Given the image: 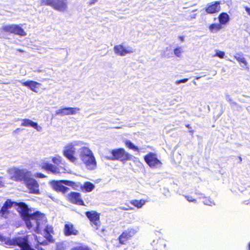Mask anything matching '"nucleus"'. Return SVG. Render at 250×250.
Instances as JSON below:
<instances>
[{
  "label": "nucleus",
  "instance_id": "nucleus-43",
  "mask_svg": "<svg viewBox=\"0 0 250 250\" xmlns=\"http://www.w3.org/2000/svg\"><path fill=\"white\" fill-rule=\"evenodd\" d=\"M249 250H250V243H249Z\"/></svg>",
  "mask_w": 250,
  "mask_h": 250
},
{
  "label": "nucleus",
  "instance_id": "nucleus-6",
  "mask_svg": "<svg viewBox=\"0 0 250 250\" xmlns=\"http://www.w3.org/2000/svg\"><path fill=\"white\" fill-rule=\"evenodd\" d=\"M50 184L54 190L57 192H61L62 193L67 192L69 188L67 187L64 186L62 184L72 187L76 186V183L74 182L65 180H53L51 182Z\"/></svg>",
  "mask_w": 250,
  "mask_h": 250
},
{
  "label": "nucleus",
  "instance_id": "nucleus-39",
  "mask_svg": "<svg viewBox=\"0 0 250 250\" xmlns=\"http://www.w3.org/2000/svg\"><path fill=\"white\" fill-rule=\"evenodd\" d=\"M179 39L181 41H183L184 40V37L183 36L179 37Z\"/></svg>",
  "mask_w": 250,
  "mask_h": 250
},
{
  "label": "nucleus",
  "instance_id": "nucleus-3",
  "mask_svg": "<svg viewBox=\"0 0 250 250\" xmlns=\"http://www.w3.org/2000/svg\"><path fill=\"white\" fill-rule=\"evenodd\" d=\"M41 6H49L54 10L64 12L68 9L67 0H40Z\"/></svg>",
  "mask_w": 250,
  "mask_h": 250
},
{
  "label": "nucleus",
  "instance_id": "nucleus-15",
  "mask_svg": "<svg viewBox=\"0 0 250 250\" xmlns=\"http://www.w3.org/2000/svg\"><path fill=\"white\" fill-rule=\"evenodd\" d=\"M114 51L115 53L120 56H124L127 54L133 52V50L131 47H125L122 44H119L114 46Z\"/></svg>",
  "mask_w": 250,
  "mask_h": 250
},
{
  "label": "nucleus",
  "instance_id": "nucleus-7",
  "mask_svg": "<svg viewBox=\"0 0 250 250\" xmlns=\"http://www.w3.org/2000/svg\"><path fill=\"white\" fill-rule=\"evenodd\" d=\"M85 214L90 221L91 226L95 229H100L101 226L100 213L95 210L87 211Z\"/></svg>",
  "mask_w": 250,
  "mask_h": 250
},
{
  "label": "nucleus",
  "instance_id": "nucleus-12",
  "mask_svg": "<svg viewBox=\"0 0 250 250\" xmlns=\"http://www.w3.org/2000/svg\"><path fill=\"white\" fill-rule=\"evenodd\" d=\"M25 184L27 188L29 190V192L31 193L39 194V185L37 181L29 177V178L25 182Z\"/></svg>",
  "mask_w": 250,
  "mask_h": 250
},
{
  "label": "nucleus",
  "instance_id": "nucleus-18",
  "mask_svg": "<svg viewBox=\"0 0 250 250\" xmlns=\"http://www.w3.org/2000/svg\"><path fill=\"white\" fill-rule=\"evenodd\" d=\"M23 86L28 87L30 90L35 92H37V89L41 85V84L34 81H27L21 82Z\"/></svg>",
  "mask_w": 250,
  "mask_h": 250
},
{
  "label": "nucleus",
  "instance_id": "nucleus-2",
  "mask_svg": "<svg viewBox=\"0 0 250 250\" xmlns=\"http://www.w3.org/2000/svg\"><path fill=\"white\" fill-rule=\"evenodd\" d=\"M79 157L87 169L93 170L97 167V162L92 151L87 147L80 149Z\"/></svg>",
  "mask_w": 250,
  "mask_h": 250
},
{
  "label": "nucleus",
  "instance_id": "nucleus-24",
  "mask_svg": "<svg viewBox=\"0 0 250 250\" xmlns=\"http://www.w3.org/2000/svg\"><path fill=\"white\" fill-rule=\"evenodd\" d=\"M131 205L136 207L138 208H141L144 206L146 203V201L144 199L140 200H132L130 201Z\"/></svg>",
  "mask_w": 250,
  "mask_h": 250
},
{
  "label": "nucleus",
  "instance_id": "nucleus-44",
  "mask_svg": "<svg viewBox=\"0 0 250 250\" xmlns=\"http://www.w3.org/2000/svg\"><path fill=\"white\" fill-rule=\"evenodd\" d=\"M239 160H240V161H242L241 157H239Z\"/></svg>",
  "mask_w": 250,
  "mask_h": 250
},
{
  "label": "nucleus",
  "instance_id": "nucleus-45",
  "mask_svg": "<svg viewBox=\"0 0 250 250\" xmlns=\"http://www.w3.org/2000/svg\"><path fill=\"white\" fill-rule=\"evenodd\" d=\"M18 51H19L20 52H22V51L21 49H18Z\"/></svg>",
  "mask_w": 250,
  "mask_h": 250
},
{
  "label": "nucleus",
  "instance_id": "nucleus-35",
  "mask_svg": "<svg viewBox=\"0 0 250 250\" xmlns=\"http://www.w3.org/2000/svg\"><path fill=\"white\" fill-rule=\"evenodd\" d=\"M36 177L38 178H42L46 177V176L41 173H37L36 174Z\"/></svg>",
  "mask_w": 250,
  "mask_h": 250
},
{
  "label": "nucleus",
  "instance_id": "nucleus-32",
  "mask_svg": "<svg viewBox=\"0 0 250 250\" xmlns=\"http://www.w3.org/2000/svg\"><path fill=\"white\" fill-rule=\"evenodd\" d=\"M185 197L189 202L195 203L196 202V200L193 198L191 196L185 195Z\"/></svg>",
  "mask_w": 250,
  "mask_h": 250
},
{
  "label": "nucleus",
  "instance_id": "nucleus-22",
  "mask_svg": "<svg viewBox=\"0 0 250 250\" xmlns=\"http://www.w3.org/2000/svg\"><path fill=\"white\" fill-rule=\"evenodd\" d=\"M222 28L223 26L219 23H211L209 24L208 27L209 32L212 33H217Z\"/></svg>",
  "mask_w": 250,
  "mask_h": 250
},
{
  "label": "nucleus",
  "instance_id": "nucleus-20",
  "mask_svg": "<svg viewBox=\"0 0 250 250\" xmlns=\"http://www.w3.org/2000/svg\"><path fill=\"white\" fill-rule=\"evenodd\" d=\"M13 34L20 36H24L26 35L24 29L18 24H13Z\"/></svg>",
  "mask_w": 250,
  "mask_h": 250
},
{
  "label": "nucleus",
  "instance_id": "nucleus-31",
  "mask_svg": "<svg viewBox=\"0 0 250 250\" xmlns=\"http://www.w3.org/2000/svg\"><path fill=\"white\" fill-rule=\"evenodd\" d=\"M174 54L177 56L180 57L182 53L181 47H177L174 50Z\"/></svg>",
  "mask_w": 250,
  "mask_h": 250
},
{
  "label": "nucleus",
  "instance_id": "nucleus-16",
  "mask_svg": "<svg viewBox=\"0 0 250 250\" xmlns=\"http://www.w3.org/2000/svg\"><path fill=\"white\" fill-rule=\"evenodd\" d=\"M80 110L78 107H64L58 110L56 114L62 116L73 115L78 112Z\"/></svg>",
  "mask_w": 250,
  "mask_h": 250
},
{
  "label": "nucleus",
  "instance_id": "nucleus-38",
  "mask_svg": "<svg viewBox=\"0 0 250 250\" xmlns=\"http://www.w3.org/2000/svg\"><path fill=\"white\" fill-rule=\"evenodd\" d=\"M186 126L188 128V129H191V126H190V125L189 124H187V125H186Z\"/></svg>",
  "mask_w": 250,
  "mask_h": 250
},
{
  "label": "nucleus",
  "instance_id": "nucleus-5",
  "mask_svg": "<svg viewBox=\"0 0 250 250\" xmlns=\"http://www.w3.org/2000/svg\"><path fill=\"white\" fill-rule=\"evenodd\" d=\"M137 230L133 228H128L126 230H124L119 236L118 240V243L114 245V247L119 248L122 245H125L127 242L131 240L136 234Z\"/></svg>",
  "mask_w": 250,
  "mask_h": 250
},
{
  "label": "nucleus",
  "instance_id": "nucleus-14",
  "mask_svg": "<svg viewBox=\"0 0 250 250\" xmlns=\"http://www.w3.org/2000/svg\"><path fill=\"white\" fill-rule=\"evenodd\" d=\"M63 233L65 236H76L79 234V231L75 228L73 224L68 222L64 225Z\"/></svg>",
  "mask_w": 250,
  "mask_h": 250
},
{
  "label": "nucleus",
  "instance_id": "nucleus-30",
  "mask_svg": "<svg viewBox=\"0 0 250 250\" xmlns=\"http://www.w3.org/2000/svg\"><path fill=\"white\" fill-rule=\"evenodd\" d=\"M214 56L218 57L220 59H223L225 56V53L222 51L217 50Z\"/></svg>",
  "mask_w": 250,
  "mask_h": 250
},
{
  "label": "nucleus",
  "instance_id": "nucleus-23",
  "mask_svg": "<svg viewBox=\"0 0 250 250\" xmlns=\"http://www.w3.org/2000/svg\"><path fill=\"white\" fill-rule=\"evenodd\" d=\"M81 188L83 191L90 192L94 189V185L90 182H86L81 186Z\"/></svg>",
  "mask_w": 250,
  "mask_h": 250
},
{
  "label": "nucleus",
  "instance_id": "nucleus-42",
  "mask_svg": "<svg viewBox=\"0 0 250 250\" xmlns=\"http://www.w3.org/2000/svg\"><path fill=\"white\" fill-rule=\"evenodd\" d=\"M247 110H249L250 109V106H248L247 107Z\"/></svg>",
  "mask_w": 250,
  "mask_h": 250
},
{
  "label": "nucleus",
  "instance_id": "nucleus-27",
  "mask_svg": "<svg viewBox=\"0 0 250 250\" xmlns=\"http://www.w3.org/2000/svg\"><path fill=\"white\" fill-rule=\"evenodd\" d=\"M234 58L240 63H243L245 65L247 64V62L242 54H238L234 56Z\"/></svg>",
  "mask_w": 250,
  "mask_h": 250
},
{
  "label": "nucleus",
  "instance_id": "nucleus-21",
  "mask_svg": "<svg viewBox=\"0 0 250 250\" xmlns=\"http://www.w3.org/2000/svg\"><path fill=\"white\" fill-rule=\"evenodd\" d=\"M219 23L223 25L226 24L229 21V15L225 12L220 13L218 16Z\"/></svg>",
  "mask_w": 250,
  "mask_h": 250
},
{
  "label": "nucleus",
  "instance_id": "nucleus-41",
  "mask_svg": "<svg viewBox=\"0 0 250 250\" xmlns=\"http://www.w3.org/2000/svg\"><path fill=\"white\" fill-rule=\"evenodd\" d=\"M36 248L38 249V250H44V249H43L42 248H41V249H39L37 247H36Z\"/></svg>",
  "mask_w": 250,
  "mask_h": 250
},
{
  "label": "nucleus",
  "instance_id": "nucleus-34",
  "mask_svg": "<svg viewBox=\"0 0 250 250\" xmlns=\"http://www.w3.org/2000/svg\"><path fill=\"white\" fill-rule=\"evenodd\" d=\"M188 78H184L183 79L176 81L175 83H176V84H180L181 83H185L187 82L188 81Z\"/></svg>",
  "mask_w": 250,
  "mask_h": 250
},
{
  "label": "nucleus",
  "instance_id": "nucleus-26",
  "mask_svg": "<svg viewBox=\"0 0 250 250\" xmlns=\"http://www.w3.org/2000/svg\"><path fill=\"white\" fill-rule=\"evenodd\" d=\"M1 31L9 34H13V24L6 25L1 28Z\"/></svg>",
  "mask_w": 250,
  "mask_h": 250
},
{
  "label": "nucleus",
  "instance_id": "nucleus-36",
  "mask_svg": "<svg viewBox=\"0 0 250 250\" xmlns=\"http://www.w3.org/2000/svg\"><path fill=\"white\" fill-rule=\"evenodd\" d=\"M244 8L247 14L250 16V8L248 6H245Z\"/></svg>",
  "mask_w": 250,
  "mask_h": 250
},
{
  "label": "nucleus",
  "instance_id": "nucleus-19",
  "mask_svg": "<svg viewBox=\"0 0 250 250\" xmlns=\"http://www.w3.org/2000/svg\"><path fill=\"white\" fill-rule=\"evenodd\" d=\"M21 125L25 127H32L36 129L37 131H40L42 127L38 125V123L33 122L32 120L28 119H23L22 120Z\"/></svg>",
  "mask_w": 250,
  "mask_h": 250
},
{
  "label": "nucleus",
  "instance_id": "nucleus-4",
  "mask_svg": "<svg viewBox=\"0 0 250 250\" xmlns=\"http://www.w3.org/2000/svg\"><path fill=\"white\" fill-rule=\"evenodd\" d=\"M111 154L109 159L111 160H118L123 163L131 160L133 156L125 151L124 148H115L110 151Z\"/></svg>",
  "mask_w": 250,
  "mask_h": 250
},
{
  "label": "nucleus",
  "instance_id": "nucleus-8",
  "mask_svg": "<svg viewBox=\"0 0 250 250\" xmlns=\"http://www.w3.org/2000/svg\"><path fill=\"white\" fill-rule=\"evenodd\" d=\"M144 160L147 165L152 168L161 167L162 162L159 160L155 153L150 152L144 156Z\"/></svg>",
  "mask_w": 250,
  "mask_h": 250
},
{
  "label": "nucleus",
  "instance_id": "nucleus-13",
  "mask_svg": "<svg viewBox=\"0 0 250 250\" xmlns=\"http://www.w3.org/2000/svg\"><path fill=\"white\" fill-rule=\"evenodd\" d=\"M29 176V172L22 169H17L14 171L13 177L15 181L25 182Z\"/></svg>",
  "mask_w": 250,
  "mask_h": 250
},
{
  "label": "nucleus",
  "instance_id": "nucleus-37",
  "mask_svg": "<svg viewBox=\"0 0 250 250\" xmlns=\"http://www.w3.org/2000/svg\"><path fill=\"white\" fill-rule=\"evenodd\" d=\"M97 1V0H91L90 3L91 4H93V3H94L95 2H96Z\"/></svg>",
  "mask_w": 250,
  "mask_h": 250
},
{
  "label": "nucleus",
  "instance_id": "nucleus-1",
  "mask_svg": "<svg viewBox=\"0 0 250 250\" xmlns=\"http://www.w3.org/2000/svg\"><path fill=\"white\" fill-rule=\"evenodd\" d=\"M13 206H18L20 208L21 210L19 211L22 219L25 222L28 229H31L33 226V223H35L36 229H39L40 223L45 220L44 214L39 211H36L32 214H29V209L27 205L24 202L18 203L12 201L10 199H7L4 203L2 207L9 210Z\"/></svg>",
  "mask_w": 250,
  "mask_h": 250
},
{
  "label": "nucleus",
  "instance_id": "nucleus-17",
  "mask_svg": "<svg viewBox=\"0 0 250 250\" xmlns=\"http://www.w3.org/2000/svg\"><path fill=\"white\" fill-rule=\"evenodd\" d=\"M63 155L70 162L75 163L77 161V158L74 156L75 153V149L73 146L67 147L63 151Z\"/></svg>",
  "mask_w": 250,
  "mask_h": 250
},
{
  "label": "nucleus",
  "instance_id": "nucleus-9",
  "mask_svg": "<svg viewBox=\"0 0 250 250\" xmlns=\"http://www.w3.org/2000/svg\"><path fill=\"white\" fill-rule=\"evenodd\" d=\"M66 199L71 204L79 206H85L80 192H71L67 195Z\"/></svg>",
  "mask_w": 250,
  "mask_h": 250
},
{
  "label": "nucleus",
  "instance_id": "nucleus-25",
  "mask_svg": "<svg viewBox=\"0 0 250 250\" xmlns=\"http://www.w3.org/2000/svg\"><path fill=\"white\" fill-rule=\"evenodd\" d=\"M125 146L130 149H132L134 151H140L139 148L129 140H125Z\"/></svg>",
  "mask_w": 250,
  "mask_h": 250
},
{
  "label": "nucleus",
  "instance_id": "nucleus-46",
  "mask_svg": "<svg viewBox=\"0 0 250 250\" xmlns=\"http://www.w3.org/2000/svg\"><path fill=\"white\" fill-rule=\"evenodd\" d=\"M102 231L103 232H104V229H102Z\"/></svg>",
  "mask_w": 250,
  "mask_h": 250
},
{
  "label": "nucleus",
  "instance_id": "nucleus-40",
  "mask_svg": "<svg viewBox=\"0 0 250 250\" xmlns=\"http://www.w3.org/2000/svg\"><path fill=\"white\" fill-rule=\"evenodd\" d=\"M122 209L123 210H127V209L126 208H122Z\"/></svg>",
  "mask_w": 250,
  "mask_h": 250
},
{
  "label": "nucleus",
  "instance_id": "nucleus-11",
  "mask_svg": "<svg viewBox=\"0 0 250 250\" xmlns=\"http://www.w3.org/2000/svg\"><path fill=\"white\" fill-rule=\"evenodd\" d=\"M221 2L215 1L208 3L205 8V11L208 14H214L221 10Z\"/></svg>",
  "mask_w": 250,
  "mask_h": 250
},
{
  "label": "nucleus",
  "instance_id": "nucleus-29",
  "mask_svg": "<svg viewBox=\"0 0 250 250\" xmlns=\"http://www.w3.org/2000/svg\"><path fill=\"white\" fill-rule=\"evenodd\" d=\"M10 211L9 210L5 208L4 207H2L0 210V216L1 217H2L4 218H6L8 217V215H9Z\"/></svg>",
  "mask_w": 250,
  "mask_h": 250
},
{
  "label": "nucleus",
  "instance_id": "nucleus-33",
  "mask_svg": "<svg viewBox=\"0 0 250 250\" xmlns=\"http://www.w3.org/2000/svg\"><path fill=\"white\" fill-rule=\"evenodd\" d=\"M52 162L56 164H59L61 162V158L53 157L52 159Z\"/></svg>",
  "mask_w": 250,
  "mask_h": 250
},
{
  "label": "nucleus",
  "instance_id": "nucleus-10",
  "mask_svg": "<svg viewBox=\"0 0 250 250\" xmlns=\"http://www.w3.org/2000/svg\"><path fill=\"white\" fill-rule=\"evenodd\" d=\"M41 168L54 174H60L62 172H64L65 170L62 167H58L47 162L42 163L41 165Z\"/></svg>",
  "mask_w": 250,
  "mask_h": 250
},
{
  "label": "nucleus",
  "instance_id": "nucleus-28",
  "mask_svg": "<svg viewBox=\"0 0 250 250\" xmlns=\"http://www.w3.org/2000/svg\"><path fill=\"white\" fill-rule=\"evenodd\" d=\"M70 250H92L90 247L87 246L80 244L79 246H77L73 247Z\"/></svg>",
  "mask_w": 250,
  "mask_h": 250
}]
</instances>
